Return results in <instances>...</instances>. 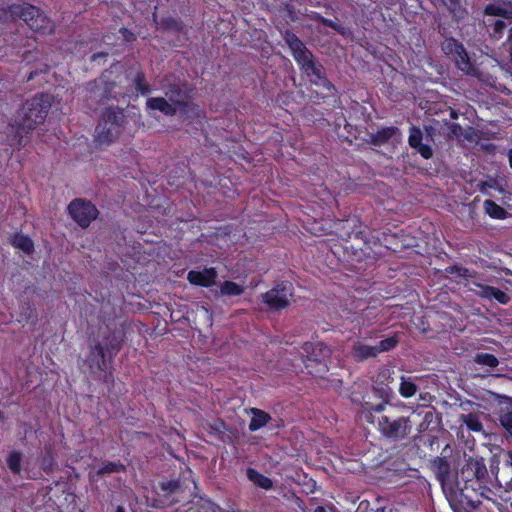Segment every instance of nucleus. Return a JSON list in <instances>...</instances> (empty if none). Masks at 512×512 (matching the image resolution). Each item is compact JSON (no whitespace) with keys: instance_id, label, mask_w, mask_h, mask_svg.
Masks as SVG:
<instances>
[{"instance_id":"obj_1","label":"nucleus","mask_w":512,"mask_h":512,"mask_svg":"<svg viewBox=\"0 0 512 512\" xmlns=\"http://www.w3.org/2000/svg\"><path fill=\"white\" fill-rule=\"evenodd\" d=\"M126 341L124 324L111 329L109 326L100 334V339L89 346V353L84 361L92 375L104 373L103 381L113 383L111 366L116 355Z\"/></svg>"},{"instance_id":"obj_2","label":"nucleus","mask_w":512,"mask_h":512,"mask_svg":"<svg viewBox=\"0 0 512 512\" xmlns=\"http://www.w3.org/2000/svg\"><path fill=\"white\" fill-rule=\"evenodd\" d=\"M362 417L374 425L386 440L398 442L406 439L412 430L409 416H405L391 403L382 401L378 404L366 402L362 406Z\"/></svg>"},{"instance_id":"obj_3","label":"nucleus","mask_w":512,"mask_h":512,"mask_svg":"<svg viewBox=\"0 0 512 512\" xmlns=\"http://www.w3.org/2000/svg\"><path fill=\"white\" fill-rule=\"evenodd\" d=\"M52 106V96L37 93L17 110L9 124L14 132L9 145L21 149L26 145L25 135L30 134L38 125L44 124Z\"/></svg>"},{"instance_id":"obj_4","label":"nucleus","mask_w":512,"mask_h":512,"mask_svg":"<svg viewBox=\"0 0 512 512\" xmlns=\"http://www.w3.org/2000/svg\"><path fill=\"white\" fill-rule=\"evenodd\" d=\"M16 20H23L32 31L42 35H50L55 31L54 21L41 8L29 2L0 7V22L10 23Z\"/></svg>"},{"instance_id":"obj_5","label":"nucleus","mask_w":512,"mask_h":512,"mask_svg":"<svg viewBox=\"0 0 512 512\" xmlns=\"http://www.w3.org/2000/svg\"><path fill=\"white\" fill-rule=\"evenodd\" d=\"M470 481L471 484H460V480L456 478L451 489L444 491L454 512H472L482 504V493L479 492L482 484L477 480Z\"/></svg>"},{"instance_id":"obj_6","label":"nucleus","mask_w":512,"mask_h":512,"mask_svg":"<svg viewBox=\"0 0 512 512\" xmlns=\"http://www.w3.org/2000/svg\"><path fill=\"white\" fill-rule=\"evenodd\" d=\"M195 88L186 81L171 82L165 85L164 94L177 112L187 118L199 119L205 117L204 110L199 104L191 101Z\"/></svg>"},{"instance_id":"obj_7","label":"nucleus","mask_w":512,"mask_h":512,"mask_svg":"<svg viewBox=\"0 0 512 512\" xmlns=\"http://www.w3.org/2000/svg\"><path fill=\"white\" fill-rule=\"evenodd\" d=\"M125 125L123 109L109 106L101 114L95 129V138L100 144H111L122 132Z\"/></svg>"},{"instance_id":"obj_8","label":"nucleus","mask_w":512,"mask_h":512,"mask_svg":"<svg viewBox=\"0 0 512 512\" xmlns=\"http://www.w3.org/2000/svg\"><path fill=\"white\" fill-rule=\"evenodd\" d=\"M300 71L310 80L312 85H315L318 89L316 92V99L325 100L330 97H334L337 90L334 84L328 79L325 74V68L319 63L315 56L309 61H306L303 65L299 66Z\"/></svg>"},{"instance_id":"obj_9","label":"nucleus","mask_w":512,"mask_h":512,"mask_svg":"<svg viewBox=\"0 0 512 512\" xmlns=\"http://www.w3.org/2000/svg\"><path fill=\"white\" fill-rule=\"evenodd\" d=\"M294 295V287L289 281H279L268 291L261 294V300L268 311L279 312L286 309Z\"/></svg>"},{"instance_id":"obj_10","label":"nucleus","mask_w":512,"mask_h":512,"mask_svg":"<svg viewBox=\"0 0 512 512\" xmlns=\"http://www.w3.org/2000/svg\"><path fill=\"white\" fill-rule=\"evenodd\" d=\"M445 56L454 62L459 71L466 75H475L477 68L474 66L463 44L453 37H447L441 44Z\"/></svg>"},{"instance_id":"obj_11","label":"nucleus","mask_w":512,"mask_h":512,"mask_svg":"<svg viewBox=\"0 0 512 512\" xmlns=\"http://www.w3.org/2000/svg\"><path fill=\"white\" fill-rule=\"evenodd\" d=\"M67 211L72 220L83 229L88 228L99 215L96 205L83 198L71 200L67 206Z\"/></svg>"},{"instance_id":"obj_12","label":"nucleus","mask_w":512,"mask_h":512,"mask_svg":"<svg viewBox=\"0 0 512 512\" xmlns=\"http://www.w3.org/2000/svg\"><path fill=\"white\" fill-rule=\"evenodd\" d=\"M113 70H104L102 74L87 84V90L100 101L115 97L116 80L112 77Z\"/></svg>"},{"instance_id":"obj_13","label":"nucleus","mask_w":512,"mask_h":512,"mask_svg":"<svg viewBox=\"0 0 512 512\" xmlns=\"http://www.w3.org/2000/svg\"><path fill=\"white\" fill-rule=\"evenodd\" d=\"M470 285L469 291L485 301L496 302L502 305L510 302L511 298L508 292L500 288L479 281H472Z\"/></svg>"},{"instance_id":"obj_14","label":"nucleus","mask_w":512,"mask_h":512,"mask_svg":"<svg viewBox=\"0 0 512 512\" xmlns=\"http://www.w3.org/2000/svg\"><path fill=\"white\" fill-rule=\"evenodd\" d=\"M184 489L178 480L162 481L159 483L158 495L162 498L152 504L154 508H164L180 502L179 496Z\"/></svg>"},{"instance_id":"obj_15","label":"nucleus","mask_w":512,"mask_h":512,"mask_svg":"<svg viewBox=\"0 0 512 512\" xmlns=\"http://www.w3.org/2000/svg\"><path fill=\"white\" fill-rule=\"evenodd\" d=\"M283 39L298 67L314 57L313 53L305 47V43L292 30L286 29L283 33Z\"/></svg>"},{"instance_id":"obj_16","label":"nucleus","mask_w":512,"mask_h":512,"mask_svg":"<svg viewBox=\"0 0 512 512\" xmlns=\"http://www.w3.org/2000/svg\"><path fill=\"white\" fill-rule=\"evenodd\" d=\"M431 467L435 472L436 478L439 481L443 492L451 489V485L456 480L451 471V464L446 457H436L431 462Z\"/></svg>"},{"instance_id":"obj_17","label":"nucleus","mask_w":512,"mask_h":512,"mask_svg":"<svg viewBox=\"0 0 512 512\" xmlns=\"http://www.w3.org/2000/svg\"><path fill=\"white\" fill-rule=\"evenodd\" d=\"M217 270L214 267L204 268L201 271L190 270L187 273V281L190 284L203 288H210L216 284Z\"/></svg>"},{"instance_id":"obj_18","label":"nucleus","mask_w":512,"mask_h":512,"mask_svg":"<svg viewBox=\"0 0 512 512\" xmlns=\"http://www.w3.org/2000/svg\"><path fill=\"white\" fill-rule=\"evenodd\" d=\"M301 350L304 352L302 362L306 368H309L312 362L322 364L321 359L329 353V348L321 342H306L301 346Z\"/></svg>"},{"instance_id":"obj_19","label":"nucleus","mask_w":512,"mask_h":512,"mask_svg":"<svg viewBox=\"0 0 512 512\" xmlns=\"http://www.w3.org/2000/svg\"><path fill=\"white\" fill-rule=\"evenodd\" d=\"M408 144L419 152L424 159L429 160L433 157V149L429 144L423 143V131L418 126L409 128Z\"/></svg>"},{"instance_id":"obj_20","label":"nucleus","mask_w":512,"mask_h":512,"mask_svg":"<svg viewBox=\"0 0 512 512\" xmlns=\"http://www.w3.org/2000/svg\"><path fill=\"white\" fill-rule=\"evenodd\" d=\"M147 110L159 111L163 115L173 117L177 114V109L170 103L167 97H150L146 101Z\"/></svg>"},{"instance_id":"obj_21","label":"nucleus","mask_w":512,"mask_h":512,"mask_svg":"<svg viewBox=\"0 0 512 512\" xmlns=\"http://www.w3.org/2000/svg\"><path fill=\"white\" fill-rule=\"evenodd\" d=\"M175 512H224V510L210 499L201 497L197 501L187 503L183 510L177 509Z\"/></svg>"},{"instance_id":"obj_22","label":"nucleus","mask_w":512,"mask_h":512,"mask_svg":"<svg viewBox=\"0 0 512 512\" xmlns=\"http://www.w3.org/2000/svg\"><path fill=\"white\" fill-rule=\"evenodd\" d=\"M376 356H378V354L375 346H370L362 342H356L351 347V357L356 362H363Z\"/></svg>"},{"instance_id":"obj_23","label":"nucleus","mask_w":512,"mask_h":512,"mask_svg":"<svg viewBox=\"0 0 512 512\" xmlns=\"http://www.w3.org/2000/svg\"><path fill=\"white\" fill-rule=\"evenodd\" d=\"M250 413L253 416L250 418V423H248V429L252 432L265 427L272 419L271 415L267 411L261 410V408H250Z\"/></svg>"},{"instance_id":"obj_24","label":"nucleus","mask_w":512,"mask_h":512,"mask_svg":"<svg viewBox=\"0 0 512 512\" xmlns=\"http://www.w3.org/2000/svg\"><path fill=\"white\" fill-rule=\"evenodd\" d=\"M400 133L397 126H385L371 134V143L375 146L386 144L394 135Z\"/></svg>"},{"instance_id":"obj_25","label":"nucleus","mask_w":512,"mask_h":512,"mask_svg":"<svg viewBox=\"0 0 512 512\" xmlns=\"http://www.w3.org/2000/svg\"><path fill=\"white\" fill-rule=\"evenodd\" d=\"M445 273L457 283L461 280L472 279L477 275V271L470 270L458 264H453L445 268Z\"/></svg>"},{"instance_id":"obj_26","label":"nucleus","mask_w":512,"mask_h":512,"mask_svg":"<svg viewBox=\"0 0 512 512\" xmlns=\"http://www.w3.org/2000/svg\"><path fill=\"white\" fill-rule=\"evenodd\" d=\"M246 477H248V479L256 486L262 489L270 490L273 487L272 479L258 471L256 468H246Z\"/></svg>"},{"instance_id":"obj_27","label":"nucleus","mask_w":512,"mask_h":512,"mask_svg":"<svg viewBox=\"0 0 512 512\" xmlns=\"http://www.w3.org/2000/svg\"><path fill=\"white\" fill-rule=\"evenodd\" d=\"M126 471L125 464H122L121 461H104L95 471V474L98 478H102L105 475L112 473H121Z\"/></svg>"},{"instance_id":"obj_28","label":"nucleus","mask_w":512,"mask_h":512,"mask_svg":"<svg viewBox=\"0 0 512 512\" xmlns=\"http://www.w3.org/2000/svg\"><path fill=\"white\" fill-rule=\"evenodd\" d=\"M56 465L55 452L51 444H46L40 459V466L44 472L50 473L54 470Z\"/></svg>"},{"instance_id":"obj_29","label":"nucleus","mask_w":512,"mask_h":512,"mask_svg":"<svg viewBox=\"0 0 512 512\" xmlns=\"http://www.w3.org/2000/svg\"><path fill=\"white\" fill-rule=\"evenodd\" d=\"M484 210L487 215L496 220H504L507 217V211L492 199L484 201Z\"/></svg>"},{"instance_id":"obj_30","label":"nucleus","mask_w":512,"mask_h":512,"mask_svg":"<svg viewBox=\"0 0 512 512\" xmlns=\"http://www.w3.org/2000/svg\"><path fill=\"white\" fill-rule=\"evenodd\" d=\"M466 470L472 471V477L474 479H478V482L481 483V481L486 477L487 475V466L484 461H478V460H472L466 462Z\"/></svg>"},{"instance_id":"obj_31","label":"nucleus","mask_w":512,"mask_h":512,"mask_svg":"<svg viewBox=\"0 0 512 512\" xmlns=\"http://www.w3.org/2000/svg\"><path fill=\"white\" fill-rule=\"evenodd\" d=\"M460 420L465 424L467 429L471 432L480 433L484 431V425L479 416L474 413L461 414Z\"/></svg>"},{"instance_id":"obj_32","label":"nucleus","mask_w":512,"mask_h":512,"mask_svg":"<svg viewBox=\"0 0 512 512\" xmlns=\"http://www.w3.org/2000/svg\"><path fill=\"white\" fill-rule=\"evenodd\" d=\"M38 320V313L33 304L27 302L25 305H22V309H20V321L35 326Z\"/></svg>"},{"instance_id":"obj_33","label":"nucleus","mask_w":512,"mask_h":512,"mask_svg":"<svg viewBox=\"0 0 512 512\" xmlns=\"http://www.w3.org/2000/svg\"><path fill=\"white\" fill-rule=\"evenodd\" d=\"M485 15H491L492 17H503L507 20H511L512 5L509 7H503L499 4H488L485 8Z\"/></svg>"},{"instance_id":"obj_34","label":"nucleus","mask_w":512,"mask_h":512,"mask_svg":"<svg viewBox=\"0 0 512 512\" xmlns=\"http://www.w3.org/2000/svg\"><path fill=\"white\" fill-rule=\"evenodd\" d=\"M23 461V454L20 451L12 450L6 457V464L9 470L14 475L21 474V462Z\"/></svg>"},{"instance_id":"obj_35","label":"nucleus","mask_w":512,"mask_h":512,"mask_svg":"<svg viewBox=\"0 0 512 512\" xmlns=\"http://www.w3.org/2000/svg\"><path fill=\"white\" fill-rule=\"evenodd\" d=\"M132 82H134V89L136 92L142 95H147L151 92V86L147 82L146 74L142 70H139L134 74Z\"/></svg>"},{"instance_id":"obj_36","label":"nucleus","mask_w":512,"mask_h":512,"mask_svg":"<svg viewBox=\"0 0 512 512\" xmlns=\"http://www.w3.org/2000/svg\"><path fill=\"white\" fill-rule=\"evenodd\" d=\"M14 247L21 249L27 254H31L34 251V242L28 235L18 234L12 240Z\"/></svg>"},{"instance_id":"obj_37","label":"nucleus","mask_w":512,"mask_h":512,"mask_svg":"<svg viewBox=\"0 0 512 512\" xmlns=\"http://www.w3.org/2000/svg\"><path fill=\"white\" fill-rule=\"evenodd\" d=\"M473 360L478 365L490 368H496L499 365L498 358L493 354H489V352H478V354L474 355Z\"/></svg>"},{"instance_id":"obj_38","label":"nucleus","mask_w":512,"mask_h":512,"mask_svg":"<svg viewBox=\"0 0 512 512\" xmlns=\"http://www.w3.org/2000/svg\"><path fill=\"white\" fill-rule=\"evenodd\" d=\"M244 292V288L230 280L224 281L220 286L221 295H227L228 297H237V295H242Z\"/></svg>"},{"instance_id":"obj_39","label":"nucleus","mask_w":512,"mask_h":512,"mask_svg":"<svg viewBox=\"0 0 512 512\" xmlns=\"http://www.w3.org/2000/svg\"><path fill=\"white\" fill-rule=\"evenodd\" d=\"M416 391L417 386L413 381H411L410 379H406L405 377H401V382L398 389V392L401 397L406 399L411 398L412 396L415 395Z\"/></svg>"},{"instance_id":"obj_40","label":"nucleus","mask_w":512,"mask_h":512,"mask_svg":"<svg viewBox=\"0 0 512 512\" xmlns=\"http://www.w3.org/2000/svg\"><path fill=\"white\" fill-rule=\"evenodd\" d=\"M442 3L453 17H464L466 10L462 7L460 0H442Z\"/></svg>"},{"instance_id":"obj_41","label":"nucleus","mask_w":512,"mask_h":512,"mask_svg":"<svg viewBox=\"0 0 512 512\" xmlns=\"http://www.w3.org/2000/svg\"><path fill=\"white\" fill-rule=\"evenodd\" d=\"M399 344V337L397 334L390 336L382 341H380L376 346L377 354L384 353V351H391V349H395Z\"/></svg>"},{"instance_id":"obj_42","label":"nucleus","mask_w":512,"mask_h":512,"mask_svg":"<svg viewBox=\"0 0 512 512\" xmlns=\"http://www.w3.org/2000/svg\"><path fill=\"white\" fill-rule=\"evenodd\" d=\"M489 30L491 31V35L496 38L500 39L505 30L507 29V22L504 19H495L492 22H489L488 24Z\"/></svg>"},{"instance_id":"obj_43","label":"nucleus","mask_w":512,"mask_h":512,"mask_svg":"<svg viewBox=\"0 0 512 512\" xmlns=\"http://www.w3.org/2000/svg\"><path fill=\"white\" fill-rule=\"evenodd\" d=\"M35 42L36 39L33 37H26L20 39V43L14 44L12 46V49L16 52V54H21L22 57H25L27 53L30 52V50L25 48H35Z\"/></svg>"},{"instance_id":"obj_44","label":"nucleus","mask_w":512,"mask_h":512,"mask_svg":"<svg viewBox=\"0 0 512 512\" xmlns=\"http://www.w3.org/2000/svg\"><path fill=\"white\" fill-rule=\"evenodd\" d=\"M500 423L507 433L512 437V408L500 415Z\"/></svg>"},{"instance_id":"obj_45","label":"nucleus","mask_w":512,"mask_h":512,"mask_svg":"<svg viewBox=\"0 0 512 512\" xmlns=\"http://www.w3.org/2000/svg\"><path fill=\"white\" fill-rule=\"evenodd\" d=\"M314 20L321 23L322 25L326 26V27H329V28H332L338 32L341 31L342 29V26L341 24H339L338 22L330 19V18H327L325 16H321L320 14H317L314 16Z\"/></svg>"},{"instance_id":"obj_46","label":"nucleus","mask_w":512,"mask_h":512,"mask_svg":"<svg viewBox=\"0 0 512 512\" xmlns=\"http://www.w3.org/2000/svg\"><path fill=\"white\" fill-rule=\"evenodd\" d=\"M454 478H457L460 480V484H471L470 480H475L472 477V471L466 470V464L462 466L459 473H456L454 475Z\"/></svg>"},{"instance_id":"obj_47","label":"nucleus","mask_w":512,"mask_h":512,"mask_svg":"<svg viewBox=\"0 0 512 512\" xmlns=\"http://www.w3.org/2000/svg\"><path fill=\"white\" fill-rule=\"evenodd\" d=\"M162 24L164 27H166L168 29H174V30L181 29V21L172 16L163 18Z\"/></svg>"},{"instance_id":"obj_48","label":"nucleus","mask_w":512,"mask_h":512,"mask_svg":"<svg viewBox=\"0 0 512 512\" xmlns=\"http://www.w3.org/2000/svg\"><path fill=\"white\" fill-rule=\"evenodd\" d=\"M448 129H449L450 133L455 136H459L462 133V128L457 123L449 124Z\"/></svg>"},{"instance_id":"obj_49","label":"nucleus","mask_w":512,"mask_h":512,"mask_svg":"<svg viewBox=\"0 0 512 512\" xmlns=\"http://www.w3.org/2000/svg\"><path fill=\"white\" fill-rule=\"evenodd\" d=\"M121 32H122L123 36L125 37V39H126L127 41H131V40H134V39H135V37L133 36V34H132L129 30H127L126 28H122V29H121Z\"/></svg>"},{"instance_id":"obj_50","label":"nucleus","mask_w":512,"mask_h":512,"mask_svg":"<svg viewBox=\"0 0 512 512\" xmlns=\"http://www.w3.org/2000/svg\"><path fill=\"white\" fill-rule=\"evenodd\" d=\"M508 42H509L510 59L512 61V27L509 29Z\"/></svg>"},{"instance_id":"obj_51","label":"nucleus","mask_w":512,"mask_h":512,"mask_svg":"<svg viewBox=\"0 0 512 512\" xmlns=\"http://www.w3.org/2000/svg\"><path fill=\"white\" fill-rule=\"evenodd\" d=\"M104 56H106V54H104V53H95L92 55L91 60L96 61L98 58L104 57Z\"/></svg>"},{"instance_id":"obj_52","label":"nucleus","mask_w":512,"mask_h":512,"mask_svg":"<svg viewBox=\"0 0 512 512\" xmlns=\"http://www.w3.org/2000/svg\"><path fill=\"white\" fill-rule=\"evenodd\" d=\"M507 156H508L509 166L512 169V148L508 150Z\"/></svg>"},{"instance_id":"obj_53","label":"nucleus","mask_w":512,"mask_h":512,"mask_svg":"<svg viewBox=\"0 0 512 512\" xmlns=\"http://www.w3.org/2000/svg\"><path fill=\"white\" fill-rule=\"evenodd\" d=\"M450 118L454 120L458 118V113L454 109L450 110Z\"/></svg>"},{"instance_id":"obj_54","label":"nucleus","mask_w":512,"mask_h":512,"mask_svg":"<svg viewBox=\"0 0 512 512\" xmlns=\"http://www.w3.org/2000/svg\"><path fill=\"white\" fill-rule=\"evenodd\" d=\"M507 464L510 465L512 467V452H509L508 453V456H507Z\"/></svg>"},{"instance_id":"obj_55","label":"nucleus","mask_w":512,"mask_h":512,"mask_svg":"<svg viewBox=\"0 0 512 512\" xmlns=\"http://www.w3.org/2000/svg\"><path fill=\"white\" fill-rule=\"evenodd\" d=\"M114 512H126L125 508L121 505H118L115 509H114Z\"/></svg>"},{"instance_id":"obj_56","label":"nucleus","mask_w":512,"mask_h":512,"mask_svg":"<svg viewBox=\"0 0 512 512\" xmlns=\"http://www.w3.org/2000/svg\"><path fill=\"white\" fill-rule=\"evenodd\" d=\"M314 512H326V511H325L324 507L319 506V507H317V508L315 509V511H314Z\"/></svg>"},{"instance_id":"obj_57","label":"nucleus","mask_w":512,"mask_h":512,"mask_svg":"<svg viewBox=\"0 0 512 512\" xmlns=\"http://www.w3.org/2000/svg\"><path fill=\"white\" fill-rule=\"evenodd\" d=\"M5 416L2 410H0V422L4 420Z\"/></svg>"},{"instance_id":"obj_58","label":"nucleus","mask_w":512,"mask_h":512,"mask_svg":"<svg viewBox=\"0 0 512 512\" xmlns=\"http://www.w3.org/2000/svg\"><path fill=\"white\" fill-rule=\"evenodd\" d=\"M34 75H35V72H31V73H30V75H29V77H28V80L33 79Z\"/></svg>"},{"instance_id":"obj_59","label":"nucleus","mask_w":512,"mask_h":512,"mask_svg":"<svg viewBox=\"0 0 512 512\" xmlns=\"http://www.w3.org/2000/svg\"><path fill=\"white\" fill-rule=\"evenodd\" d=\"M349 223V220L341 221V224Z\"/></svg>"}]
</instances>
